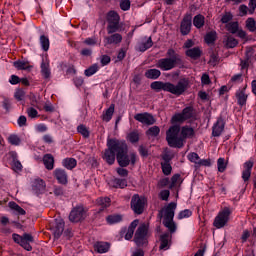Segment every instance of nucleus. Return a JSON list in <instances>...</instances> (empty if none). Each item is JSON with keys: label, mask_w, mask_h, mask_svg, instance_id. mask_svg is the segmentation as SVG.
Returning a JSON list of instances; mask_svg holds the SVG:
<instances>
[{"label": "nucleus", "mask_w": 256, "mask_h": 256, "mask_svg": "<svg viewBox=\"0 0 256 256\" xmlns=\"http://www.w3.org/2000/svg\"><path fill=\"white\" fill-rule=\"evenodd\" d=\"M195 135L194 129H168L166 131V141L173 149H183L186 139Z\"/></svg>", "instance_id": "f257e3e1"}, {"label": "nucleus", "mask_w": 256, "mask_h": 256, "mask_svg": "<svg viewBox=\"0 0 256 256\" xmlns=\"http://www.w3.org/2000/svg\"><path fill=\"white\" fill-rule=\"evenodd\" d=\"M154 91H167L172 95H183L184 91H187L189 87V81L187 79H181L177 85L170 82L155 81L150 85Z\"/></svg>", "instance_id": "f03ea898"}, {"label": "nucleus", "mask_w": 256, "mask_h": 256, "mask_svg": "<svg viewBox=\"0 0 256 256\" xmlns=\"http://www.w3.org/2000/svg\"><path fill=\"white\" fill-rule=\"evenodd\" d=\"M149 239V227L147 224H141L134 235V243L137 245V247H145Z\"/></svg>", "instance_id": "7ed1b4c3"}, {"label": "nucleus", "mask_w": 256, "mask_h": 256, "mask_svg": "<svg viewBox=\"0 0 256 256\" xmlns=\"http://www.w3.org/2000/svg\"><path fill=\"white\" fill-rule=\"evenodd\" d=\"M107 147L117 155H121L125 151H129V146L125 140H119L117 138H110L107 140Z\"/></svg>", "instance_id": "20e7f679"}, {"label": "nucleus", "mask_w": 256, "mask_h": 256, "mask_svg": "<svg viewBox=\"0 0 256 256\" xmlns=\"http://www.w3.org/2000/svg\"><path fill=\"white\" fill-rule=\"evenodd\" d=\"M232 213L233 210H231V208L224 207L214 219L213 225L216 229H223V227L229 223V217H231Z\"/></svg>", "instance_id": "39448f33"}, {"label": "nucleus", "mask_w": 256, "mask_h": 256, "mask_svg": "<svg viewBox=\"0 0 256 256\" xmlns=\"http://www.w3.org/2000/svg\"><path fill=\"white\" fill-rule=\"evenodd\" d=\"M116 161L120 167H129V165H135L137 163V154L129 153L125 151L124 153L116 156Z\"/></svg>", "instance_id": "423d86ee"}, {"label": "nucleus", "mask_w": 256, "mask_h": 256, "mask_svg": "<svg viewBox=\"0 0 256 256\" xmlns=\"http://www.w3.org/2000/svg\"><path fill=\"white\" fill-rule=\"evenodd\" d=\"M121 17L119 14L115 11L108 12L106 16V20L108 22L107 31L108 35H111L113 33H116V31L119 30V21Z\"/></svg>", "instance_id": "0eeeda50"}, {"label": "nucleus", "mask_w": 256, "mask_h": 256, "mask_svg": "<svg viewBox=\"0 0 256 256\" xmlns=\"http://www.w3.org/2000/svg\"><path fill=\"white\" fill-rule=\"evenodd\" d=\"M145 203H147L145 197H141L139 194H134L130 203L132 211H134L136 215H142L145 211Z\"/></svg>", "instance_id": "6e6552de"}, {"label": "nucleus", "mask_w": 256, "mask_h": 256, "mask_svg": "<svg viewBox=\"0 0 256 256\" xmlns=\"http://www.w3.org/2000/svg\"><path fill=\"white\" fill-rule=\"evenodd\" d=\"M193 117H195V111L193 110V107L188 106L183 109L182 113L174 115L171 122L175 125L177 123H183V121H187V119H191Z\"/></svg>", "instance_id": "1a4fd4ad"}, {"label": "nucleus", "mask_w": 256, "mask_h": 256, "mask_svg": "<svg viewBox=\"0 0 256 256\" xmlns=\"http://www.w3.org/2000/svg\"><path fill=\"white\" fill-rule=\"evenodd\" d=\"M134 119H135V121L142 123V125H145L146 127L155 125V123L157 121L155 119V116H153V114H151L149 112L135 114Z\"/></svg>", "instance_id": "9d476101"}, {"label": "nucleus", "mask_w": 256, "mask_h": 256, "mask_svg": "<svg viewBox=\"0 0 256 256\" xmlns=\"http://www.w3.org/2000/svg\"><path fill=\"white\" fill-rule=\"evenodd\" d=\"M175 209H177V203L171 202L164 209L159 211V217H164V221H173L175 217Z\"/></svg>", "instance_id": "9b49d317"}, {"label": "nucleus", "mask_w": 256, "mask_h": 256, "mask_svg": "<svg viewBox=\"0 0 256 256\" xmlns=\"http://www.w3.org/2000/svg\"><path fill=\"white\" fill-rule=\"evenodd\" d=\"M177 65H179L178 62L170 58H161L156 63V67L161 71H171V69H175Z\"/></svg>", "instance_id": "f8f14e48"}, {"label": "nucleus", "mask_w": 256, "mask_h": 256, "mask_svg": "<svg viewBox=\"0 0 256 256\" xmlns=\"http://www.w3.org/2000/svg\"><path fill=\"white\" fill-rule=\"evenodd\" d=\"M85 219V208L83 206H76L69 215L71 223H79Z\"/></svg>", "instance_id": "ddd939ff"}, {"label": "nucleus", "mask_w": 256, "mask_h": 256, "mask_svg": "<svg viewBox=\"0 0 256 256\" xmlns=\"http://www.w3.org/2000/svg\"><path fill=\"white\" fill-rule=\"evenodd\" d=\"M193 21V16L191 14H186L181 22L180 31L182 35H189L191 33V25Z\"/></svg>", "instance_id": "4468645a"}, {"label": "nucleus", "mask_w": 256, "mask_h": 256, "mask_svg": "<svg viewBox=\"0 0 256 256\" xmlns=\"http://www.w3.org/2000/svg\"><path fill=\"white\" fill-rule=\"evenodd\" d=\"M255 9L256 0H249L248 7L245 4L239 6V15L240 17H245L247 13H249V15H253V13H255Z\"/></svg>", "instance_id": "2eb2a0df"}, {"label": "nucleus", "mask_w": 256, "mask_h": 256, "mask_svg": "<svg viewBox=\"0 0 256 256\" xmlns=\"http://www.w3.org/2000/svg\"><path fill=\"white\" fill-rule=\"evenodd\" d=\"M137 225H139L138 219L132 221L128 228H123L121 230V235H124L125 233L124 237L126 241H130V239H133V235L135 233V229H137Z\"/></svg>", "instance_id": "dca6fc26"}, {"label": "nucleus", "mask_w": 256, "mask_h": 256, "mask_svg": "<svg viewBox=\"0 0 256 256\" xmlns=\"http://www.w3.org/2000/svg\"><path fill=\"white\" fill-rule=\"evenodd\" d=\"M54 177L60 185H67V183H69V176L67 175V171L61 168L54 170Z\"/></svg>", "instance_id": "f3484780"}, {"label": "nucleus", "mask_w": 256, "mask_h": 256, "mask_svg": "<svg viewBox=\"0 0 256 256\" xmlns=\"http://www.w3.org/2000/svg\"><path fill=\"white\" fill-rule=\"evenodd\" d=\"M47 185L45 184L43 179L37 178L32 182V191L36 195H41L45 193Z\"/></svg>", "instance_id": "a211bd4d"}, {"label": "nucleus", "mask_w": 256, "mask_h": 256, "mask_svg": "<svg viewBox=\"0 0 256 256\" xmlns=\"http://www.w3.org/2000/svg\"><path fill=\"white\" fill-rule=\"evenodd\" d=\"M52 231L54 233V238L59 239L61 235H63V231H65V222L63 219H56L55 224L52 228Z\"/></svg>", "instance_id": "6ab92c4d"}, {"label": "nucleus", "mask_w": 256, "mask_h": 256, "mask_svg": "<svg viewBox=\"0 0 256 256\" xmlns=\"http://www.w3.org/2000/svg\"><path fill=\"white\" fill-rule=\"evenodd\" d=\"M253 169V161L249 160L244 163V170L242 171V179L248 185L247 181L251 179V171Z\"/></svg>", "instance_id": "aec40b11"}, {"label": "nucleus", "mask_w": 256, "mask_h": 256, "mask_svg": "<svg viewBox=\"0 0 256 256\" xmlns=\"http://www.w3.org/2000/svg\"><path fill=\"white\" fill-rule=\"evenodd\" d=\"M40 69L41 75L44 77V79H49V77H51V68L49 66L48 58H42Z\"/></svg>", "instance_id": "412c9836"}, {"label": "nucleus", "mask_w": 256, "mask_h": 256, "mask_svg": "<svg viewBox=\"0 0 256 256\" xmlns=\"http://www.w3.org/2000/svg\"><path fill=\"white\" fill-rule=\"evenodd\" d=\"M245 91H246V89L242 88L236 92L237 103H238V105H240V107H243V105H247L248 95H247V92H245Z\"/></svg>", "instance_id": "4be33fe9"}, {"label": "nucleus", "mask_w": 256, "mask_h": 256, "mask_svg": "<svg viewBox=\"0 0 256 256\" xmlns=\"http://www.w3.org/2000/svg\"><path fill=\"white\" fill-rule=\"evenodd\" d=\"M13 66L18 71H29V69H32V67H33V66H31V64H29V61H27V60H17L15 62H13Z\"/></svg>", "instance_id": "5701e85b"}, {"label": "nucleus", "mask_w": 256, "mask_h": 256, "mask_svg": "<svg viewBox=\"0 0 256 256\" xmlns=\"http://www.w3.org/2000/svg\"><path fill=\"white\" fill-rule=\"evenodd\" d=\"M43 163L48 171H53L55 168V158L51 154H45L43 156Z\"/></svg>", "instance_id": "b1692460"}, {"label": "nucleus", "mask_w": 256, "mask_h": 256, "mask_svg": "<svg viewBox=\"0 0 256 256\" xmlns=\"http://www.w3.org/2000/svg\"><path fill=\"white\" fill-rule=\"evenodd\" d=\"M110 187H114L115 189H125L127 187L126 179L114 178L109 181Z\"/></svg>", "instance_id": "393cba45"}, {"label": "nucleus", "mask_w": 256, "mask_h": 256, "mask_svg": "<svg viewBox=\"0 0 256 256\" xmlns=\"http://www.w3.org/2000/svg\"><path fill=\"white\" fill-rule=\"evenodd\" d=\"M97 205L99 207V213H101L102 211H105L107 207H110L111 199L109 197H100L97 199Z\"/></svg>", "instance_id": "a878e982"}, {"label": "nucleus", "mask_w": 256, "mask_h": 256, "mask_svg": "<svg viewBox=\"0 0 256 256\" xmlns=\"http://www.w3.org/2000/svg\"><path fill=\"white\" fill-rule=\"evenodd\" d=\"M171 239V235L169 233L162 234L160 236V247L159 249L163 251H167L169 249V241Z\"/></svg>", "instance_id": "bb28decb"}, {"label": "nucleus", "mask_w": 256, "mask_h": 256, "mask_svg": "<svg viewBox=\"0 0 256 256\" xmlns=\"http://www.w3.org/2000/svg\"><path fill=\"white\" fill-rule=\"evenodd\" d=\"M115 156H117L109 147L104 151L103 159L108 163V165H113L115 163Z\"/></svg>", "instance_id": "cd10ccee"}, {"label": "nucleus", "mask_w": 256, "mask_h": 256, "mask_svg": "<svg viewBox=\"0 0 256 256\" xmlns=\"http://www.w3.org/2000/svg\"><path fill=\"white\" fill-rule=\"evenodd\" d=\"M144 75H145L146 79L155 80V79H158L161 77V70L156 69V68L148 69L145 71Z\"/></svg>", "instance_id": "c85d7f7f"}, {"label": "nucleus", "mask_w": 256, "mask_h": 256, "mask_svg": "<svg viewBox=\"0 0 256 256\" xmlns=\"http://www.w3.org/2000/svg\"><path fill=\"white\" fill-rule=\"evenodd\" d=\"M113 113H115V104H111L107 110H105L102 114V120L109 123L113 118Z\"/></svg>", "instance_id": "c756f323"}, {"label": "nucleus", "mask_w": 256, "mask_h": 256, "mask_svg": "<svg viewBox=\"0 0 256 256\" xmlns=\"http://www.w3.org/2000/svg\"><path fill=\"white\" fill-rule=\"evenodd\" d=\"M167 59H171L172 61H174L175 63H178L179 65H181V63H183V60L181 59V55H179L177 52H175L173 49H168L167 51Z\"/></svg>", "instance_id": "7c9ffc66"}, {"label": "nucleus", "mask_w": 256, "mask_h": 256, "mask_svg": "<svg viewBox=\"0 0 256 256\" xmlns=\"http://www.w3.org/2000/svg\"><path fill=\"white\" fill-rule=\"evenodd\" d=\"M110 245L107 242H97L94 245V249L95 251H97V253H107L109 251Z\"/></svg>", "instance_id": "2f4dec72"}, {"label": "nucleus", "mask_w": 256, "mask_h": 256, "mask_svg": "<svg viewBox=\"0 0 256 256\" xmlns=\"http://www.w3.org/2000/svg\"><path fill=\"white\" fill-rule=\"evenodd\" d=\"M151 47H153V40L151 39V37L149 38H145L144 42H141L138 45V49L139 51H141L142 53H144V51H147V49H151Z\"/></svg>", "instance_id": "473e14b6"}, {"label": "nucleus", "mask_w": 256, "mask_h": 256, "mask_svg": "<svg viewBox=\"0 0 256 256\" xmlns=\"http://www.w3.org/2000/svg\"><path fill=\"white\" fill-rule=\"evenodd\" d=\"M193 25L196 29H201L205 26V16L198 14L193 18Z\"/></svg>", "instance_id": "72a5a7b5"}, {"label": "nucleus", "mask_w": 256, "mask_h": 256, "mask_svg": "<svg viewBox=\"0 0 256 256\" xmlns=\"http://www.w3.org/2000/svg\"><path fill=\"white\" fill-rule=\"evenodd\" d=\"M105 40L108 43V45H113V43L117 45L118 43H121V41H123V36H121V34L116 33L109 37H106Z\"/></svg>", "instance_id": "f704fd0d"}, {"label": "nucleus", "mask_w": 256, "mask_h": 256, "mask_svg": "<svg viewBox=\"0 0 256 256\" xmlns=\"http://www.w3.org/2000/svg\"><path fill=\"white\" fill-rule=\"evenodd\" d=\"M9 207L15 215H26L25 209L21 208L16 202H9Z\"/></svg>", "instance_id": "c9c22d12"}, {"label": "nucleus", "mask_w": 256, "mask_h": 256, "mask_svg": "<svg viewBox=\"0 0 256 256\" xmlns=\"http://www.w3.org/2000/svg\"><path fill=\"white\" fill-rule=\"evenodd\" d=\"M62 165L71 171V169H75L77 167V160L75 158H65L62 161Z\"/></svg>", "instance_id": "e433bc0d"}, {"label": "nucleus", "mask_w": 256, "mask_h": 256, "mask_svg": "<svg viewBox=\"0 0 256 256\" xmlns=\"http://www.w3.org/2000/svg\"><path fill=\"white\" fill-rule=\"evenodd\" d=\"M106 221L108 225H115V223H121L123 221V216L119 214L109 215L107 216Z\"/></svg>", "instance_id": "4c0bfd02"}, {"label": "nucleus", "mask_w": 256, "mask_h": 256, "mask_svg": "<svg viewBox=\"0 0 256 256\" xmlns=\"http://www.w3.org/2000/svg\"><path fill=\"white\" fill-rule=\"evenodd\" d=\"M186 55L188 57H191V59H199V57H201V49H199L198 47L188 49L186 51Z\"/></svg>", "instance_id": "58836bf2"}, {"label": "nucleus", "mask_w": 256, "mask_h": 256, "mask_svg": "<svg viewBox=\"0 0 256 256\" xmlns=\"http://www.w3.org/2000/svg\"><path fill=\"white\" fill-rule=\"evenodd\" d=\"M39 41H40L41 49L43 51H49V47H50L49 37L46 35H41Z\"/></svg>", "instance_id": "ea45409f"}, {"label": "nucleus", "mask_w": 256, "mask_h": 256, "mask_svg": "<svg viewBox=\"0 0 256 256\" xmlns=\"http://www.w3.org/2000/svg\"><path fill=\"white\" fill-rule=\"evenodd\" d=\"M226 30L232 35H235L239 31V22H229L226 24Z\"/></svg>", "instance_id": "a19ab883"}, {"label": "nucleus", "mask_w": 256, "mask_h": 256, "mask_svg": "<svg viewBox=\"0 0 256 256\" xmlns=\"http://www.w3.org/2000/svg\"><path fill=\"white\" fill-rule=\"evenodd\" d=\"M205 42L208 44V45H211L213 43H215L216 39H217V32L216 31H210L208 32L205 37Z\"/></svg>", "instance_id": "79ce46f5"}, {"label": "nucleus", "mask_w": 256, "mask_h": 256, "mask_svg": "<svg viewBox=\"0 0 256 256\" xmlns=\"http://www.w3.org/2000/svg\"><path fill=\"white\" fill-rule=\"evenodd\" d=\"M163 225L168 228L170 233H175V231H177V225L173 220H163Z\"/></svg>", "instance_id": "37998d69"}, {"label": "nucleus", "mask_w": 256, "mask_h": 256, "mask_svg": "<svg viewBox=\"0 0 256 256\" xmlns=\"http://www.w3.org/2000/svg\"><path fill=\"white\" fill-rule=\"evenodd\" d=\"M97 71H99V65L93 64L84 71V75H86V77H92V75H95Z\"/></svg>", "instance_id": "c03bdc74"}, {"label": "nucleus", "mask_w": 256, "mask_h": 256, "mask_svg": "<svg viewBox=\"0 0 256 256\" xmlns=\"http://www.w3.org/2000/svg\"><path fill=\"white\" fill-rule=\"evenodd\" d=\"M246 28L248 29V31H250L251 33L256 31V22H255V18H248L246 20Z\"/></svg>", "instance_id": "a18cd8bd"}, {"label": "nucleus", "mask_w": 256, "mask_h": 256, "mask_svg": "<svg viewBox=\"0 0 256 256\" xmlns=\"http://www.w3.org/2000/svg\"><path fill=\"white\" fill-rule=\"evenodd\" d=\"M236 45H239V41H237V39H235L233 36H227L226 47L229 49H234Z\"/></svg>", "instance_id": "49530a36"}, {"label": "nucleus", "mask_w": 256, "mask_h": 256, "mask_svg": "<svg viewBox=\"0 0 256 256\" xmlns=\"http://www.w3.org/2000/svg\"><path fill=\"white\" fill-rule=\"evenodd\" d=\"M162 173L165 175H171V171H173V167L171 163L168 162H161Z\"/></svg>", "instance_id": "de8ad7c7"}, {"label": "nucleus", "mask_w": 256, "mask_h": 256, "mask_svg": "<svg viewBox=\"0 0 256 256\" xmlns=\"http://www.w3.org/2000/svg\"><path fill=\"white\" fill-rule=\"evenodd\" d=\"M10 145H21V138L17 134H12L8 137Z\"/></svg>", "instance_id": "09e8293b"}, {"label": "nucleus", "mask_w": 256, "mask_h": 256, "mask_svg": "<svg viewBox=\"0 0 256 256\" xmlns=\"http://www.w3.org/2000/svg\"><path fill=\"white\" fill-rule=\"evenodd\" d=\"M217 167L219 173H225V169H227V162H225V158H219L217 160Z\"/></svg>", "instance_id": "8fccbe9b"}, {"label": "nucleus", "mask_w": 256, "mask_h": 256, "mask_svg": "<svg viewBox=\"0 0 256 256\" xmlns=\"http://www.w3.org/2000/svg\"><path fill=\"white\" fill-rule=\"evenodd\" d=\"M40 99H41V96L31 94L30 95L31 105H33V107H37V109H39V105H41Z\"/></svg>", "instance_id": "3c124183"}, {"label": "nucleus", "mask_w": 256, "mask_h": 256, "mask_svg": "<svg viewBox=\"0 0 256 256\" xmlns=\"http://www.w3.org/2000/svg\"><path fill=\"white\" fill-rule=\"evenodd\" d=\"M191 215H193V212L190 209H185L181 212H179L177 218L178 219H189V217H191Z\"/></svg>", "instance_id": "603ef678"}, {"label": "nucleus", "mask_w": 256, "mask_h": 256, "mask_svg": "<svg viewBox=\"0 0 256 256\" xmlns=\"http://www.w3.org/2000/svg\"><path fill=\"white\" fill-rule=\"evenodd\" d=\"M181 174H174L171 178L170 189H173L178 183H181Z\"/></svg>", "instance_id": "864d4df0"}, {"label": "nucleus", "mask_w": 256, "mask_h": 256, "mask_svg": "<svg viewBox=\"0 0 256 256\" xmlns=\"http://www.w3.org/2000/svg\"><path fill=\"white\" fill-rule=\"evenodd\" d=\"M128 141H130V143H138L139 142V133L137 132H131L128 134L127 136Z\"/></svg>", "instance_id": "5fc2aeb1"}, {"label": "nucleus", "mask_w": 256, "mask_h": 256, "mask_svg": "<svg viewBox=\"0 0 256 256\" xmlns=\"http://www.w3.org/2000/svg\"><path fill=\"white\" fill-rule=\"evenodd\" d=\"M232 19H233V14H231V12H225L222 15L221 23H225L227 25L228 23H230V21H232Z\"/></svg>", "instance_id": "6e6d98bb"}, {"label": "nucleus", "mask_w": 256, "mask_h": 256, "mask_svg": "<svg viewBox=\"0 0 256 256\" xmlns=\"http://www.w3.org/2000/svg\"><path fill=\"white\" fill-rule=\"evenodd\" d=\"M188 159H189V161H191V163H196L197 165H199V161L201 160L199 158V154H197L195 152L188 154Z\"/></svg>", "instance_id": "4d7b16f0"}, {"label": "nucleus", "mask_w": 256, "mask_h": 256, "mask_svg": "<svg viewBox=\"0 0 256 256\" xmlns=\"http://www.w3.org/2000/svg\"><path fill=\"white\" fill-rule=\"evenodd\" d=\"M120 9H122V11H129V9H131V1L122 0L120 2Z\"/></svg>", "instance_id": "13d9d810"}, {"label": "nucleus", "mask_w": 256, "mask_h": 256, "mask_svg": "<svg viewBox=\"0 0 256 256\" xmlns=\"http://www.w3.org/2000/svg\"><path fill=\"white\" fill-rule=\"evenodd\" d=\"M175 157V154L173 152H166L163 156L162 159L164 163H171L172 159Z\"/></svg>", "instance_id": "bf43d9fd"}, {"label": "nucleus", "mask_w": 256, "mask_h": 256, "mask_svg": "<svg viewBox=\"0 0 256 256\" xmlns=\"http://www.w3.org/2000/svg\"><path fill=\"white\" fill-rule=\"evenodd\" d=\"M213 129H225V120L219 118L214 124Z\"/></svg>", "instance_id": "052dcab7"}, {"label": "nucleus", "mask_w": 256, "mask_h": 256, "mask_svg": "<svg viewBox=\"0 0 256 256\" xmlns=\"http://www.w3.org/2000/svg\"><path fill=\"white\" fill-rule=\"evenodd\" d=\"M116 171L120 177H128L129 175V170L125 169V167L120 166V168H117Z\"/></svg>", "instance_id": "680f3d73"}, {"label": "nucleus", "mask_w": 256, "mask_h": 256, "mask_svg": "<svg viewBox=\"0 0 256 256\" xmlns=\"http://www.w3.org/2000/svg\"><path fill=\"white\" fill-rule=\"evenodd\" d=\"M15 99L17 101H23L25 99V91L23 90H17L14 95Z\"/></svg>", "instance_id": "e2e57ef3"}, {"label": "nucleus", "mask_w": 256, "mask_h": 256, "mask_svg": "<svg viewBox=\"0 0 256 256\" xmlns=\"http://www.w3.org/2000/svg\"><path fill=\"white\" fill-rule=\"evenodd\" d=\"M170 195H171V192L169 190H162L160 192V199L162 201H168Z\"/></svg>", "instance_id": "0e129e2a"}, {"label": "nucleus", "mask_w": 256, "mask_h": 256, "mask_svg": "<svg viewBox=\"0 0 256 256\" xmlns=\"http://www.w3.org/2000/svg\"><path fill=\"white\" fill-rule=\"evenodd\" d=\"M169 183H171L169 181V178H162L158 181V187L160 189H163V187H167V185H169Z\"/></svg>", "instance_id": "69168bd1"}, {"label": "nucleus", "mask_w": 256, "mask_h": 256, "mask_svg": "<svg viewBox=\"0 0 256 256\" xmlns=\"http://www.w3.org/2000/svg\"><path fill=\"white\" fill-rule=\"evenodd\" d=\"M21 82V78H19V76L17 75H11L10 79H9V83L11 85H18V83Z\"/></svg>", "instance_id": "338daca9"}, {"label": "nucleus", "mask_w": 256, "mask_h": 256, "mask_svg": "<svg viewBox=\"0 0 256 256\" xmlns=\"http://www.w3.org/2000/svg\"><path fill=\"white\" fill-rule=\"evenodd\" d=\"M28 117H31V119H35L37 115L39 114L35 108H28L27 109Z\"/></svg>", "instance_id": "774afa93"}]
</instances>
